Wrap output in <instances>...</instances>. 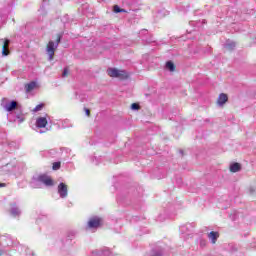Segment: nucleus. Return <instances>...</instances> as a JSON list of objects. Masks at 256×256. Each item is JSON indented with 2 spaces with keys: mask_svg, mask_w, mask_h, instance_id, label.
I'll return each instance as SVG.
<instances>
[{
  "mask_svg": "<svg viewBox=\"0 0 256 256\" xmlns=\"http://www.w3.org/2000/svg\"><path fill=\"white\" fill-rule=\"evenodd\" d=\"M107 73L109 77H115L121 81H125V79L129 77V73H127L125 70H119L117 68H108Z\"/></svg>",
  "mask_w": 256,
  "mask_h": 256,
  "instance_id": "1",
  "label": "nucleus"
},
{
  "mask_svg": "<svg viewBox=\"0 0 256 256\" xmlns=\"http://www.w3.org/2000/svg\"><path fill=\"white\" fill-rule=\"evenodd\" d=\"M57 44L53 40L49 41L46 45V53L49 56V61H53L55 58V51H57Z\"/></svg>",
  "mask_w": 256,
  "mask_h": 256,
  "instance_id": "2",
  "label": "nucleus"
},
{
  "mask_svg": "<svg viewBox=\"0 0 256 256\" xmlns=\"http://www.w3.org/2000/svg\"><path fill=\"white\" fill-rule=\"evenodd\" d=\"M38 180L40 181V183H43L44 185H46V187H53V185H55L53 178H51V176H48L45 174L40 175L38 177Z\"/></svg>",
  "mask_w": 256,
  "mask_h": 256,
  "instance_id": "3",
  "label": "nucleus"
},
{
  "mask_svg": "<svg viewBox=\"0 0 256 256\" xmlns=\"http://www.w3.org/2000/svg\"><path fill=\"white\" fill-rule=\"evenodd\" d=\"M102 220L101 218H91L88 221V229H97L98 227H101Z\"/></svg>",
  "mask_w": 256,
  "mask_h": 256,
  "instance_id": "4",
  "label": "nucleus"
},
{
  "mask_svg": "<svg viewBox=\"0 0 256 256\" xmlns=\"http://www.w3.org/2000/svg\"><path fill=\"white\" fill-rule=\"evenodd\" d=\"M58 193L60 197H62V199H65V197H67L68 192H67V185L65 183L62 182L58 185Z\"/></svg>",
  "mask_w": 256,
  "mask_h": 256,
  "instance_id": "5",
  "label": "nucleus"
},
{
  "mask_svg": "<svg viewBox=\"0 0 256 256\" xmlns=\"http://www.w3.org/2000/svg\"><path fill=\"white\" fill-rule=\"evenodd\" d=\"M48 121L46 117H39L36 120V127H38V129H45V127H47L48 125Z\"/></svg>",
  "mask_w": 256,
  "mask_h": 256,
  "instance_id": "6",
  "label": "nucleus"
},
{
  "mask_svg": "<svg viewBox=\"0 0 256 256\" xmlns=\"http://www.w3.org/2000/svg\"><path fill=\"white\" fill-rule=\"evenodd\" d=\"M208 239H210L211 243L215 245V243H217V240L219 239V232L211 231L208 234Z\"/></svg>",
  "mask_w": 256,
  "mask_h": 256,
  "instance_id": "7",
  "label": "nucleus"
},
{
  "mask_svg": "<svg viewBox=\"0 0 256 256\" xmlns=\"http://www.w3.org/2000/svg\"><path fill=\"white\" fill-rule=\"evenodd\" d=\"M9 43H10L9 39H6L2 46V55H4V57H7V55H9V53H11L9 51Z\"/></svg>",
  "mask_w": 256,
  "mask_h": 256,
  "instance_id": "8",
  "label": "nucleus"
},
{
  "mask_svg": "<svg viewBox=\"0 0 256 256\" xmlns=\"http://www.w3.org/2000/svg\"><path fill=\"white\" fill-rule=\"evenodd\" d=\"M229 101V97L225 93H221L218 97L217 103L218 105H225Z\"/></svg>",
  "mask_w": 256,
  "mask_h": 256,
  "instance_id": "9",
  "label": "nucleus"
},
{
  "mask_svg": "<svg viewBox=\"0 0 256 256\" xmlns=\"http://www.w3.org/2000/svg\"><path fill=\"white\" fill-rule=\"evenodd\" d=\"M17 109V101H12L10 104L5 105V110L8 112L15 111Z\"/></svg>",
  "mask_w": 256,
  "mask_h": 256,
  "instance_id": "10",
  "label": "nucleus"
},
{
  "mask_svg": "<svg viewBox=\"0 0 256 256\" xmlns=\"http://www.w3.org/2000/svg\"><path fill=\"white\" fill-rule=\"evenodd\" d=\"M238 171H241V164L235 162L230 165V172L231 173H238Z\"/></svg>",
  "mask_w": 256,
  "mask_h": 256,
  "instance_id": "11",
  "label": "nucleus"
},
{
  "mask_svg": "<svg viewBox=\"0 0 256 256\" xmlns=\"http://www.w3.org/2000/svg\"><path fill=\"white\" fill-rule=\"evenodd\" d=\"M35 87H37V83H35V82H30V83L26 84L25 85L26 93H31V91H33V89H35Z\"/></svg>",
  "mask_w": 256,
  "mask_h": 256,
  "instance_id": "12",
  "label": "nucleus"
},
{
  "mask_svg": "<svg viewBox=\"0 0 256 256\" xmlns=\"http://www.w3.org/2000/svg\"><path fill=\"white\" fill-rule=\"evenodd\" d=\"M166 69L171 72L175 71V64L172 61L166 62Z\"/></svg>",
  "mask_w": 256,
  "mask_h": 256,
  "instance_id": "13",
  "label": "nucleus"
},
{
  "mask_svg": "<svg viewBox=\"0 0 256 256\" xmlns=\"http://www.w3.org/2000/svg\"><path fill=\"white\" fill-rule=\"evenodd\" d=\"M114 13H127L125 9H121L118 5H114Z\"/></svg>",
  "mask_w": 256,
  "mask_h": 256,
  "instance_id": "14",
  "label": "nucleus"
},
{
  "mask_svg": "<svg viewBox=\"0 0 256 256\" xmlns=\"http://www.w3.org/2000/svg\"><path fill=\"white\" fill-rule=\"evenodd\" d=\"M53 171H58V169H61V162H54L52 165Z\"/></svg>",
  "mask_w": 256,
  "mask_h": 256,
  "instance_id": "15",
  "label": "nucleus"
},
{
  "mask_svg": "<svg viewBox=\"0 0 256 256\" xmlns=\"http://www.w3.org/2000/svg\"><path fill=\"white\" fill-rule=\"evenodd\" d=\"M131 109H132L133 111H139V109H141V106H140L139 104H137V103H133V104L131 105Z\"/></svg>",
  "mask_w": 256,
  "mask_h": 256,
  "instance_id": "16",
  "label": "nucleus"
},
{
  "mask_svg": "<svg viewBox=\"0 0 256 256\" xmlns=\"http://www.w3.org/2000/svg\"><path fill=\"white\" fill-rule=\"evenodd\" d=\"M44 105L43 104H38L34 109V113H37V111H41L43 109Z\"/></svg>",
  "mask_w": 256,
  "mask_h": 256,
  "instance_id": "17",
  "label": "nucleus"
},
{
  "mask_svg": "<svg viewBox=\"0 0 256 256\" xmlns=\"http://www.w3.org/2000/svg\"><path fill=\"white\" fill-rule=\"evenodd\" d=\"M62 77H69V68H64V71L62 73Z\"/></svg>",
  "mask_w": 256,
  "mask_h": 256,
  "instance_id": "18",
  "label": "nucleus"
},
{
  "mask_svg": "<svg viewBox=\"0 0 256 256\" xmlns=\"http://www.w3.org/2000/svg\"><path fill=\"white\" fill-rule=\"evenodd\" d=\"M59 43H61V35L60 34L57 35V39H56L57 47H59Z\"/></svg>",
  "mask_w": 256,
  "mask_h": 256,
  "instance_id": "19",
  "label": "nucleus"
},
{
  "mask_svg": "<svg viewBox=\"0 0 256 256\" xmlns=\"http://www.w3.org/2000/svg\"><path fill=\"white\" fill-rule=\"evenodd\" d=\"M84 111H85L87 117H91V110H89L88 108H84Z\"/></svg>",
  "mask_w": 256,
  "mask_h": 256,
  "instance_id": "20",
  "label": "nucleus"
},
{
  "mask_svg": "<svg viewBox=\"0 0 256 256\" xmlns=\"http://www.w3.org/2000/svg\"><path fill=\"white\" fill-rule=\"evenodd\" d=\"M0 187H7V184H5V183H0Z\"/></svg>",
  "mask_w": 256,
  "mask_h": 256,
  "instance_id": "21",
  "label": "nucleus"
}]
</instances>
